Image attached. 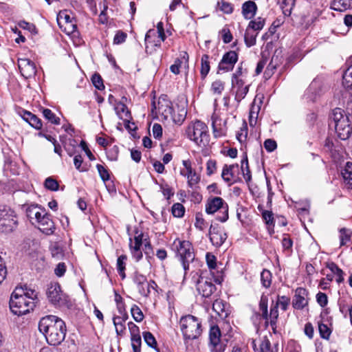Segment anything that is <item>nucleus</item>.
I'll list each match as a JSON object with an SVG mask.
<instances>
[{
  "label": "nucleus",
  "instance_id": "7c9ffc66",
  "mask_svg": "<svg viewBox=\"0 0 352 352\" xmlns=\"http://www.w3.org/2000/svg\"><path fill=\"white\" fill-rule=\"evenodd\" d=\"M351 3L352 0H334L331 8L334 10L342 12L349 8Z\"/></svg>",
  "mask_w": 352,
  "mask_h": 352
},
{
  "label": "nucleus",
  "instance_id": "864d4df0",
  "mask_svg": "<svg viewBox=\"0 0 352 352\" xmlns=\"http://www.w3.org/2000/svg\"><path fill=\"white\" fill-rule=\"evenodd\" d=\"M131 313L132 317L136 322H140L143 320L144 317V314L138 305H133L132 306V307L131 308Z\"/></svg>",
  "mask_w": 352,
  "mask_h": 352
},
{
  "label": "nucleus",
  "instance_id": "69168bd1",
  "mask_svg": "<svg viewBox=\"0 0 352 352\" xmlns=\"http://www.w3.org/2000/svg\"><path fill=\"white\" fill-rule=\"evenodd\" d=\"M107 158L111 161H116L118 157L119 148L116 145L107 150Z\"/></svg>",
  "mask_w": 352,
  "mask_h": 352
},
{
  "label": "nucleus",
  "instance_id": "72a5a7b5",
  "mask_svg": "<svg viewBox=\"0 0 352 352\" xmlns=\"http://www.w3.org/2000/svg\"><path fill=\"white\" fill-rule=\"evenodd\" d=\"M126 259L127 256L124 254L120 256L117 259V270L122 280L126 277L125 269Z\"/></svg>",
  "mask_w": 352,
  "mask_h": 352
},
{
  "label": "nucleus",
  "instance_id": "680f3d73",
  "mask_svg": "<svg viewBox=\"0 0 352 352\" xmlns=\"http://www.w3.org/2000/svg\"><path fill=\"white\" fill-rule=\"evenodd\" d=\"M211 90L214 94H221L224 90V82L221 80L214 81L211 85Z\"/></svg>",
  "mask_w": 352,
  "mask_h": 352
},
{
  "label": "nucleus",
  "instance_id": "13d9d810",
  "mask_svg": "<svg viewBox=\"0 0 352 352\" xmlns=\"http://www.w3.org/2000/svg\"><path fill=\"white\" fill-rule=\"evenodd\" d=\"M172 214L175 217H182L185 212L184 206L180 203H175L172 206Z\"/></svg>",
  "mask_w": 352,
  "mask_h": 352
},
{
  "label": "nucleus",
  "instance_id": "9b49d317",
  "mask_svg": "<svg viewBox=\"0 0 352 352\" xmlns=\"http://www.w3.org/2000/svg\"><path fill=\"white\" fill-rule=\"evenodd\" d=\"M324 93V87L322 82L318 78H315L306 89L303 95V99L308 103H314L316 102Z\"/></svg>",
  "mask_w": 352,
  "mask_h": 352
},
{
  "label": "nucleus",
  "instance_id": "2eb2a0df",
  "mask_svg": "<svg viewBox=\"0 0 352 352\" xmlns=\"http://www.w3.org/2000/svg\"><path fill=\"white\" fill-rule=\"evenodd\" d=\"M231 84L234 99L239 104L248 94L250 85L245 84V79H231Z\"/></svg>",
  "mask_w": 352,
  "mask_h": 352
},
{
  "label": "nucleus",
  "instance_id": "412c9836",
  "mask_svg": "<svg viewBox=\"0 0 352 352\" xmlns=\"http://www.w3.org/2000/svg\"><path fill=\"white\" fill-rule=\"evenodd\" d=\"M13 212L10 209L0 210V226L6 227V230H12L16 226V220L14 219Z\"/></svg>",
  "mask_w": 352,
  "mask_h": 352
},
{
  "label": "nucleus",
  "instance_id": "58836bf2",
  "mask_svg": "<svg viewBox=\"0 0 352 352\" xmlns=\"http://www.w3.org/2000/svg\"><path fill=\"white\" fill-rule=\"evenodd\" d=\"M257 34L254 33L250 28H247L245 35L244 41L247 47H250L256 44Z\"/></svg>",
  "mask_w": 352,
  "mask_h": 352
},
{
  "label": "nucleus",
  "instance_id": "052dcab7",
  "mask_svg": "<svg viewBox=\"0 0 352 352\" xmlns=\"http://www.w3.org/2000/svg\"><path fill=\"white\" fill-rule=\"evenodd\" d=\"M96 168L98 170V172L100 175L101 179L104 182H106L107 181L109 180L110 175L109 170L107 168H105L104 166L101 164H98L96 165Z\"/></svg>",
  "mask_w": 352,
  "mask_h": 352
},
{
  "label": "nucleus",
  "instance_id": "c85d7f7f",
  "mask_svg": "<svg viewBox=\"0 0 352 352\" xmlns=\"http://www.w3.org/2000/svg\"><path fill=\"white\" fill-rule=\"evenodd\" d=\"M210 69V56L208 54H204L201 58L200 75L202 79H204L208 74Z\"/></svg>",
  "mask_w": 352,
  "mask_h": 352
},
{
  "label": "nucleus",
  "instance_id": "ddd939ff",
  "mask_svg": "<svg viewBox=\"0 0 352 352\" xmlns=\"http://www.w3.org/2000/svg\"><path fill=\"white\" fill-rule=\"evenodd\" d=\"M221 333L218 326L211 327L209 331L208 348L210 352H224L226 344L221 340Z\"/></svg>",
  "mask_w": 352,
  "mask_h": 352
},
{
  "label": "nucleus",
  "instance_id": "8fccbe9b",
  "mask_svg": "<svg viewBox=\"0 0 352 352\" xmlns=\"http://www.w3.org/2000/svg\"><path fill=\"white\" fill-rule=\"evenodd\" d=\"M318 331L322 338L329 340L331 334V329L325 324L318 322Z\"/></svg>",
  "mask_w": 352,
  "mask_h": 352
},
{
  "label": "nucleus",
  "instance_id": "338daca9",
  "mask_svg": "<svg viewBox=\"0 0 352 352\" xmlns=\"http://www.w3.org/2000/svg\"><path fill=\"white\" fill-rule=\"evenodd\" d=\"M182 164L186 169V170H180V174L182 176L186 177L188 175H189V174H192V173L195 170L192 167V163H191L190 160H183Z\"/></svg>",
  "mask_w": 352,
  "mask_h": 352
},
{
  "label": "nucleus",
  "instance_id": "c9c22d12",
  "mask_svg": "<svg viewBox=\"0 0 352 352\" xmlns=\"http://www.w3.org/2000/svg\"><path fill=\"white\" fill-rule=\"evenodd\" d=\"M258 209L262 213V217L265 223L268 226H274V214L272 211L263 209V206L258 205Z\"/></svg>",
  "mask_w": 352,
  "mask_h": 352
},
{
  "label": "nucleus",
  "instance_id": "5701e85b",
  "mask_svg": "<svg viewBox=\"0 0 352 352\" xmlns=\"http://www.w3.org/2000/svg\"><path fill=\"white\" fill-rule=\"evenodd\" d=\"M242 14L245 19H252L257 11V6L252 1H247L242 5Z\"/></svg>",
  "mask_w": 352,
  "mask_h": 352
},
{
  "label": "nucleus",
  "instance_id": "473e14b6",
  "mask_svg": "<svg viewBox=\"0 0 352 352\" xmlns=\"http://www.w3.org/2000/svg\"><path fill=\"white\" fill-rule=\"evenodd\" d=\"M268 298L267 296L263 294L261 297L259 302V310L261 311L262 318L267 320L269 318L268 316Z\"/></svg>",
  "mask_w": 352,
  "mask_h": 352
},
{
  "label": "nucleus",
  "instance_id": "4c0bfd02",
  "mask_svg": "<svg viewBox=\"0 0 352 352\" xmlns=\"http://www.w3.org/2000/svg\"><path fill=\"white\" fill-rule=\"evenodd\" d=\"M342 85L346 88H352V64L347 67L342 76Z\"/></svg>",
  "mask_w": 352,
  "mask_h": 352
},
{
  "label": "nucleus",
  "instance_id": "a878e982",
  "mask_svg": "<svg viewBox=\"0 0 352 352\" xmlns=\"http://www.w3.org/2000/svg\"><path fill=\"white\" fill-rule=\"evenodd\" d=\"M115 111L118 118L124 122L128 121L131 118V113L128 107L122 102L116 104Z\"/></svg>",
  "mask_w": 352,
  "mask_h": 352
},
{
  "label": "nucleus",
  "instance_id": "2f4dec72",
  "mask_svg": "<svg viewBox=\"0 0 352 352\" xmlns=\"http://www.w3.org/2000/svg\"><path fill=\"white\" fill-rule=\"evenodd\" d=\"M143 338L146 344L155 349L157 352H160V349L157 347V343L154 336L149 331H144L142 333Z\"/></svg>",
  "mask_w": 352,
  "mask_h": 352
},
{
  "label": "nucleus",
  "instance_id": "09e8293b",
  "mask_svg": "<svg viewBox=\"0 0 352 352\" xmlns=\"http://www.w3.org/2000/svg\"><path fill=\"white\" fill-rule=\"evenodd\" d=\"M4 170L10 171L12 175L19 174V167L16 162L12 161L10 159L7 158L5 160Z\"/></svg>",
  "mask_w": 352,
  "mask_h": 352
},
{
  "label": "nucleus",
  "instance_id": "6ab92c4d",
  "mask_svg": "<svg viewBox=\"0 0 352 352\" xmlns=\"http://www.w3.org/2000/svg\"><path fill=\"white\" fill-rule=\"evenodd\" d=\"M308 291L303 287H298L292 300L293 307L296 309H302L308 305Z\"/></svg>",
  "mask_w": 352,
  "mask_h": 352
},
{
  "label": "nucleus",
  "instance_id": "aec40b11",
  "mask_svg": "<svg viewBox=\"0 0 352 352\" xmlns=\"http://www.w3.org/2000/svg\"><path fill=\"white\" fill-rule=\"evenodd\" d=\"M36 222L38 224V229L44 234L50 235L54 233L55 230V226L53 221L50 218V214L46 213L43 210L41 217L38 219Z\"/></svg>",
  "mask_w": 352,
  "mask_h": 352
},
{
  "label": "nucleus",
  "instance_id": "5fc2aeb1",
  "mask_svg": "<svg viewBox=\"0 0 352 352\" xmlns=\"http://www.w3.org/2000/svg\"><path fill=\"white\" fill-rule=\"evenodd\" d=\"M290 304V298L286 296H278V300L275 305L276 307H280L281 309L286 311Z\"/></svg>",
  "mask_w": 352,
  "mask_h": 352
},
{
  "label": "nucleus",
  "instance_id": "20e7f679",
  "mask_svg": "<svg viewBox=\"0 0 352 352\" xmlns=\"http://www.w3.org/2000/svg\"><path fill=\"white\" fill-rule=\"evenodd\" d=\"M222 281V276L215 277L211 271L202 272L197 283V289L203 297L209 298L217 289L213 282L221 284Z\"/></svg>",
  "mask_w": 352,
  "mask_h": 352
},
{
  "label": "nucleus",
  "instance_id": "a19ab883",
  "mask_svg": "<svg viewBox=\"0 0 352 352\" xmlns=\"http://www.w3.org/2000/svg\"><path fill=\"white\" fill-rule=\"evenodd\" d=\"M265 22V19L262 17H257L254 20L250 21L248 28L254 31H260L263 28Z\"/></svg>",
  "mask_w": 352,
  "mask_h": 352
},
{
  "label": "nucleus",
  "instance_id": "49530a36",
  "mask_svg": "<svg viewBox=\"0 0 352 352\" xmlns=\"http://www.w3.org/2000/svg\"><path fill=\"white\" fill-rule=\"evenodd\" d=\"M352 231L345 228L340 230V246L346 245L351 241Z\"/></svg>",
  "mask_w": 352,
  "mask_h": 352
},
{
  "label": "nucleus",
  "instance_id": "de8ad7c7",
  "mask_svg": "<svg viewBox=\"0 0 352 352\" xmlns=\"http://www.w3.org/2000/svg\"><path fill=\"white\" fill-rule=\"evenodd\" d=\"M248 73V69L243 68V62H241L239 64L235 72L232 74L231 79H245Z\"/></svg>",
  "mask_w": 352,
  "mask_h": 352
},
{
  "label": "nucleus",
  "instance_id": "0e129e2a",
  "mask_svg": "<svg viewBox=\"0 0 352 352\" xmlns=\"http://www.w3.org/2000/svg\"><path fill=\"white\" fill-rule=\"evenodd\" d=\"M91 81L94 87L98 90L104 89L102 78L99 74H94L91 77Z\"/></svg>",
  "mask_w": 352,
  "mask_h": 352
},
{
  "label": "nucleus",
  "instance_id": "e433bc0d",
  "mask_svg": "<svg viewBox=\"0 0 352 352\" xmlns=\"http://www.w3.org/2000/svg\"><path fill=\"white\" fill-rule=\"evenodd\" d=\"M152 32V30H149L146 34V36H145V45H146V52L147 54H153V51H149L150 50V46L151 45V47H155V48H159L161 46V42H162L160 40H157V41H151V37H150V33Z\"/></svg>",
  "mask_w": 352,
  "mask_h": 352
},
{
  "label": "nucleus",
  "instance_id": "a18cd8bd",
  "mask_svg": "<svg viewBox=\"0 0 352 352\" xmlns=\"http://www.w3.org/2000/svg\"><path fill=\"white\" fill-rule=\"evenodd\" d=\"M43 117L47 120L50 122L54 124H60V118L57 117L55 113H54L49 109H43Z\"/></svg>",
  "mask_w": 352,
  "mask_h": 352
},
{
  "label": "nucleus",
  "instance_id": "3c124183",
  "mask_svg": "<svg viewBox=\"0 0 352 352\" xmlns=\"http://www.w3.org/2000/svg\"><path fill=\"white\" fill-rule=\"evenodd\" d=\"M278 307L276 305H272L270 308V314H268L269 318H270V325L272 327L276 328V322L278 318Z\"/></svg>",
  "mask_w": 352,
  "mask_h": 352
},
{
  "label": "nucleus",
  "instance_id": "4d7b16f0",
  "mask_svg": "<svg viewBox=\"0 0 352 352\" xmlns=\"http://www.w3.org/2000/svg\"><path fill=\"white\" fill-rule=\"evenodd\" d=\"M64 19L65 22L71 25L72 27V32H74L75 29H76V25L72 23V18L70 17V16L67 14H65V12H60L58 15L57 21L58 23L60 25L61 24V20Z\"/></svg>",
  "mask_w": 352,
  "mask_h": 352
},
{
  "label": "nucleus",
  "instance_id": "bb28decb",
  "mask_svg": "<svg viewBox=\"0 0 352 352\" xmlns=\"http://www.w3.org/2000/svg\"><path fill=\"white\" fill-rule=\"evenodd\" d=\"M227 307V304L221 299H216L212 304V309L214 311L222 318H226L228 315V311L226 310Z\"/></svg>",
  "mask_w": 352,
  "mask_h": 352
},
{
  "label": "nucleus",
  "instance_id": "cd10ccee",
  "mask_svg": "<svg viewBox=\"0 0 352 352\" xmlns=\"http://www.w3.org/2000/svg\"><path fill=\"white\" fill-rule=\"evenodd\" d=\"M327 267L331 270V272L336 275V282L340 284L344 281V272L338 266V265L333 262L327 263Z\"/></svg>",
  "mask_w": 352,
  "mask_h": 352
},
{
  "label": "nucleus",
  "instance_id": "e2e57ef3",
  "mask_svg": "<svg viewBox=\"0 0 352 352\" xmlns=\"http://www.w3.org/2000/svg\"><path fill=\"white\" fill-rule=\"evenodd\" d=\"M143 242V234L141 232L134 237V243L132 242V239L130 238L129 248H138L141 249Z\"/></svg>",
  "mask_w": 352,
  "mask_h": 352
},
{
  "label": "nucleus",
  "instance_id": "6e6552de",
  "mask_svg": "<svg viewBox=\"0 0 352 352\" xmlns=\"http://www.w3.org/2000/svg\"><path fill=\"white\" fill-rule=\"evenodd\" d=\"M47 297L50 302L56 307L69 308L72 306L69 296L63 293L58 283H52L49 285Z\"/></svg>",
  "mask_w": 352,
  "mask_h": 352
},
{
  "label": "nucleus",
  "instance_id": "bf43d9fd",
  "mask_svg": "<svg viewBox=\"0 0 352 352\" xmlns=\"http://www.w3.org/2000/svg\"><path fill=\"white\" fill-rule=\"evenodd\" d=\"M218 6L221 11L223 13L229 14L232 13L234 8L232 3L227 2L226 1H221L218 2Z\"/></svg>",
  "mask_w": 352,
  "mask_h": 352
},
{
  "label": "nucleus",
  "instance_id": "603ef678",
  "mask_svg": "<svg viewBox=\"0 0 352 352\" xmlns=\"http://www.w3.org/2000/svg\"><path fill=\"white\" fill-rule=\"evenodd\" d=\"M186 178L188 180V186L192 189L194 188L200 182V176L196 173L195 170H194L192 174H189Z\"/></svg>",
  "mask_w": 352,
  "mask_h": 352
},
{
  "label": "nucleus",
  "instance_id": "f704fd0d",
  "mask_svg": "<svg viewBox=\"0 0 352 352\" xmlns=\"http://www.w3.org/2000/svg\"><path fill=\"white\" fill-rule=\"evenodd\" d=\"M342 175L346 184L352 189V162L346 163Z\"/></svg>",
  "mask_w": 352,
  "mask_h": 352
},
{
  "label": "nucleus",
  "instance_id": "f8f14e48",
  "mask_svg": "<svg viewBox=\"0 0 352 352\" xmlns=\"http://www.w3.org/2000/svg\"><path fill=\"white\" fill-rule=\"evenodd\" d=\"M239 59V54L234 50H230L226 52L217 67V74H223L233 70L235 64Z\"/></svg>",
  "mask_w": 352,
  "mask_h": 352
},
{
  "label": "nucleus",
  "instance_id": "7ed1b4c3",
  "mask_svg": "<svg viewBox=\"0 0 352 352\" xmlns=\"http://www.w3.org/2000/svg\"><path fill=\"white\" fill-rule=\"evenodd\" d=\"M179 326L184 340H195L202 333L201 323L199 318L190 314L180 318Z\"/></svg>",
  "mask_w": 352,
  "mask_h": 352
},
{
  "label": "nucleus",
  "instance_id": "423d86ee",
  "mask_svg": "<svg viewBox=\"0 0 352 352\" xmlns=\"http://www.w3.org/2000/svg\"><path fill=\"white\" fill-rule=\"evenodd\" d=\"M187 137L199 146H206L209 142L208 126L200 120H196L188 125Z\"/></svg>",
  "mask_w": 352,
  "mask_h": 352
},
{
  "label": "nucleus",
  "instance_id": "0eeeda50",
  "mask_svg": "<svg viewBox=\"0 0 352 352\" xmlns=\"http://www.w3.org/2000/svg\"><path fill=\"white\" fill-rule=\"evenodd\" d=\"M228 210V204L220 197H211L206 204V212L208 214L217 212L216 219L223 223L229 218Z\"/></svg>",
  "mask_w": 352,
  "mask_h": 352
},
{
  "label": "nucleus",
  "instance_id": "774afa93",
  "mask_svg": "<svg viewBox=\"0 0 352 352\" xmlns=\"http://www.w3.org/2000/svg\"><path fill=\"white\" fill-rule=\"evenodd\" d=\"M131 341L133 352H141V336L131 338Z\"/></svg>",
  "mask_w": 352,
  "mask_h": 352
},
{
  "label": "nucleus",
  "instance_id": "9d476101",
  "mask_svg": "<svg viewBox=\"0 0 352 352\" xmlns=\"http://www.w3.org/2000/svg\"><path fill=\"white\" fill-rule=\"evenodd\" d=\"M322 3L321 0H316L312 4H310L306 12L301 16V24L305 28H308L320 16L322 10Z\"/></svg>",
  "mask_w": 352,
  "mask_h": 352
},
{
  "label": "nucleus",
  "instance_id": "ea45409f",
  "mask_svg": "<svg viewBox=\"0 0 352 352\" xmlns=\"http://www.w3.org/2000/svg\"><path fill=\"white\" fill-rule=\"evenodd\" d=\"M295 0H280V8L285 16H289L294 6Z\"/></svg>",
  "mask_w": 352,
  "mask_h": 352
},
{
  "label": "nucleus",
  "instance_id": "b1692460",
  "mask_svg": "<svg viewBox=\"0 0 352 352\" xmlns=\"http://www.w3.org/2000/svg\"><path fill=\"white\" fill-rule=\"evenodd\" d=\"M187 111L184 107L177 106V112L173 109V112L169 118V121H173L177 124H182L186 119Z\"/></svg>",
  "mask_w": 352,
  "mask_h": 352
},
{
  "label": "nucleus",
  "instance_id": "a211bd4d",
  "mask_svg": "<svg viewBox=\"0 0 352 352\" xmlns=\"http://www.w3.org/2000/svg\"><path fill=\"white\" fill-rule=\"evenodd\" d=\"M18 66L21 74L26 79L34 76L36 73V65L30 59L19 58Z\"/></svg>",
  "mask_w": 352,
  "mask_h": 352
},
{
  "label": "nucleus",
  "instance_id": "f03ea898",
  "mask_svg": "<svg viewBox=\"0 0 352 352\" xmlns=\"http://www.w3.org/2000/svg\"><path fill=\"white\" fill-rule=\"evenodd\" d=\"M351 122L352 120L349 116H346L343 109L336 108L333 110L331 115L329 125H333L338 137L342 140H345L352 133Z\"/></svg>",
  "mask_w": 352,
  "mask_h": 352
},
{
  "label": "nucleus",
  "instance_id": "6e6d98bb",
  "mask_svg": "<svg viewBox=\"0 0 352 352\" xmlns=\"http://www.w3.org/2000/svg\"><path fill=\"white\" fill-rule=\"evenodd\" d=\"M44 186L45 188L51 191H56L58 190L59 184L56 179L51 177H49L45 179L44 182Z\"/></svg>",
  "mask_w": 352,
  "mask_h": 352
},
{
  "label": "nucleus",
  "instance_id": "37998d69",
  "mask_svg": "<svg viewBox=\"0 0 352 352\" xmlns=\"http://www.w3.org/2000/svg\"><path fill=\"white\" fill-rule=\"evenodd\" d=\"M42 213H43V210L41 212L38 210L37 205H32L26 209L27 217L30 219H35L37 221Z\"/></svg>",
  "mask_w": 352,
  "mask_h": 352
},
{
  "label": "nucleus",
  "instance_id": "c756f323",
  "mask_svg": "<svg viewBox=\"0 0 352 352\" xmlns=\"http://www.w3.org/2000/svg\"><path fill=\"white\" fill-rule=\"evenodd\" d=\"M113 322L117 335L122 336L126 330V318H123V317H120L119 316H114L113 318Z\"/></svg>",
  "mask_w": 352,
  "mask_h": 352
},
{
  "label": "nucleus",
  "instance_id": "79ce46f5",
  "mask_svg": "<svg viewBox=\"0 0 352 352\" xmlns=\"http://www.w3.org/2000/svg\"><path fill=\"white\" fill-rule=\"evenodd\" d=\"M272 275L270 270H263L261 273V281L262 285L265 288H269L272 284Z\"/></svg>",
  "mask_w": 352,
  "mask_h": 352
},
{
  "label": "nucleus",
  "instance_id": "4be33fe9",
  "mask_svg": "<svg viewBox=\"0 0 352 352\" xmlns=\"http://www.w3.org/2000/svg\"><path fill=\"white\" fill-rule=\"evenodd\" d=\"M212 127L214 138H217L226 135V122H223L222 120L217 116H212Z\"/></svg>",
  "mask_w": 352,
  "mask_h": 352
},
{
  "label": "nucleus",
  "instance_id": "dca6fc26",
  "mask_svg": "<svg viewBox=\"0 0 352 352\" xmlns=\"http://www.w3.org/2000/svg\"><path fill=\"white\" fill-rule=\"evenodd\" d=\"M209 235L212 244L217 248L221 247L228 237L224 229L217 224L210 226Z\"/></svg>",
  "mask_w": 352,
  "mask_h": 352
},
{
  "label": "nucleus",
  "instance_id": "c03bdc74",
  "mask_svg": "<svg viewBox=\"0 0 352 352\" xmlns=\"http://www.w3.org/2000/svg\"><path fill=\"white\" fill-rule=\"evenodd\" d=\"M277 346L272 348L271 342L269 339L265 336L264 337L260 344V352H277Z\"/></svg>",
  "mask_w": 352,
  "mask_h": 352
},
{
  "label": "nucleus",
  "instance_id": "f257e3e1",
  "mask_svg": "<svg viewBox=\"0 0 352 352\" xmlns=\"http://www.w3.org/2000/svg\"><path fill=\"white\" fill-rule=\"evenodd\" d=\"M38 330L50 345L58 346L65 340L67 333L65 322L54 315L42 317L38 322Z\"/></svg>",
  "mask_w": 352,
  "mask_h": 352
},
{
  "label": "nucleus",
  "instance_id": "4468645a",
  "mask_svg": "<svg viewBox=\"0 0 352 352\" xmlns=\"http://www.w3.org/2000/svg\"><path fill=\"white\" fill-rule=\"evenodd\" d=\"M166 97V96L160 97L157 105L153 102L152 111H155V113L159 114L162 120L169 121L171 113L173 112V107L172 102Z\"/></svg>",
  "mask_w": 352,
  "mask_h": 352
},
{
  "label": "nucleus",
  "instance_id": "393cba45",
  "mask_svg": "<svg viewBox=\"0 0 352 352\" xmlns=\"http://www.w3.org/2000/svg\"><path fill=\"white\" fill-rule=\"evenodd\" d=\"M14 291H18V294H21V296L28 297V299H31L32 301L37 303V292L35 289L30 288L27 285H24L21 287H16Z\"/></svg>",
  "mask_w": 352,
  "mask_h": 352
},
{
  "label": "nucleus",
  "instance_id": "1a4fd4ad",
  "mask_svg": "<svg viewBox=\"0 0 352 352\" xmlns=\"http://www.w3.org/2000/svg\"><path fill=\"white\" fill-rule=\"evenodd\" d=\"M177 251V256L182 263L185 274L189 270V263L195 258L192 243L188 241L176 239L174 241Z\"/></svg>",
  "mask_w": 352,
  "mask_h": 352
},
{
  "label": "nucleus",
  "instance_id": "39448f33",
  "mask_svg": "<svg viewBox=\"0 0 352 352\" xmlns=\"http://www.w3.org/2000/svg\"><path fill=\"white\" fill-rule=\"evenodd\" d=\"M18 293V291H14L12 293L9 305L12 313L20 316L33 311L36 307V302Z\"/></svg>",
  "mask_w": 352,
  "mask_h": 352
},
{
  "label": "nucleus",
  "instance_id": "f3484780",
  "mask_svg": "<svg viewBox=\"0 0 352 352\" xmlns=\"http://www.w3.org/2000/svg\"><path fill=\"white\" fill-rule=\"evenodd\" d=\"M239 171V167L237 164L231 165L224 164L222 169L221 177L223 181L229 185L233 184L238 182Z\"/></svg>",
  "mask_w": 352,
  "mask_h": 352
}]
</instances>
